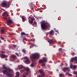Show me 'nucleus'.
I'll return each instance as SVG.
<instances>
[{"label":"nucleus","mask_w":77,"mask_h":77,"mask_svg":"<svg viewBox=\"0 0 77 77\" xmlns=\"http://www.w3.org/2000/svg\"><path fill=\"white\" fill-rule=\"evenodd\" d=\"M2 72L4 74H6L8 76V77H13V75L14 74V72L13 70L9 68L7 69L6 70H2Z\"/></svg>","instance_id":"nucleus-1"},{"label":"nucleus","mask_w":77,"mask_h":77,"mask_svg":"<svg viewBox=\"0 0 77 77\" xmlns=\"http://www.w3.org/2000/svg\"><path fill=\"white\" fill-rule=\"evenodd\" d=\"M39 57V54L38 53H35L30 55V58L32 61H33L34 59H38Z\"/></svg>","instance_id":"nucleus-2"},{"label":"nucleus","mask_w":77,"mask_h":77,"mask_svg":"<svg viewBox=\"0 0 77 77\" xmlns=\"http://www.w3.org/2000/svg\"><path fill=\"white\" fill-rule=\"evenodd\" d=\"M48 26H49V24L47 23H43L41 24V26L42 30L46 29Z\"/></svg>","instance_id":"nucleus-3"},{"label":"nucleus","mask_w":77,"mask_h":77,"mask_svg":"<svg viewBox=\"0 0 77 77\" xmlns=\"http://www.w3.org/2000/svg\"><path fill=\"white\" fill-rule=\"evenodd\" d=\"M2 7L3 8H5V7H7V8H9L11 5V4L9 3H7L6 2H3L1 3Z\"/></svg>","instance_id":"nucleus-4"},{"label":"nucleus","mask_w":77,"mask_h":77,"mask_svg":"<svg viewBox=\"0 0 77 77\" xmlns=\"http://www.w3.org/2000/svg\"><path fill=\"white\" fill-rule=\"evenodd\" d=\"M25 58L26 60L24 61V63L26 64H29L30 63V60H29L28 57H26Z\"/></svg>","instance_id":"nucleus-5"},{"label":"nucleus","mask_w":77,"mask_h":77,"mask_svg":"<svg viewBox=\"0 0 77 77\" xmlns=\"http://www.w3.org/2000/svg\"><path fill=\"white\" fill-rule=\"evenodd\" d=\"M2 15L4 17V18L5 19H7V17L8 16V14L7 12H5L3 13Z\"/></svg>","instance_id":"nucleus-6"},{"label":"nucleus","mask_w":77,"mask_h":77,"mask_svg":"<svg viewBox=\"0 0 77 77\" xmlns=\"http://www.w3.org/2000/svg\"><path fill=\"white\" fill-rule=\"evenodd\" d=\"M7 23L8 26H9L13 23V21L11 19H8L7 21Z\"/></svg>","instance_id":"nucleus-7"},{"label":"nucleus","mask_w":77,"mask_h":77,"mask_svg":"<svg viewBox=\"0 0 77 77\" xmlns=\"http://www.w3.org/2000/svg\"><path fill=\"white\" fill-rule=\"evenodd\" d=\"M77 61V57H74L72 58L70 60L71 62H75Z\"/></svg>","instance_id":"nucleus-8"},{"label":"nucleus","mask_w":77,"mask_h":77,"mask_svg":"<svg viewBox=\"0 0 77 77\" xmlns=\"http://www.w3.org/2000/svg\"><path fill=\"white\" fill-rule=\"evenodd\" d=\"M39 72L41 74H42V76H44V71L42 69H40L39 70Z\"/></svg>","instance_id":"nucleus-9"},{"label":"nucleus","mask_w":77,"mask_h":77,"mask_svg":"<svg viewBox=\"0 0 77 77\" xmlns=\"http://www.w3.org/2000/svg\"><path fill=\"white\" fill-rule=\"evenodd\" d=\"M63 70L64 71V72H65L66 71H69V67H65L63 68Z\"/></svg>","instance_id":"nucleus-10"},{"label":"nucleus","mask_w":77,"mask_h":77,"mask_svg":"<svg viewBox=\"0 0 77 77\" xmlns=\"http://www.w3.org/2000/svg\"><path fill=\"white\" fill-rule=\"evenodd\" d=\"M8 56L6 55H4L3 54H1V58L2 59H3L4 58H6V57H7Z\"/></svg>","instance_id":"nucleus-11"},{"label":"nucleus","mask_w":77,"mask_h":77,"mask_svg":"<svg viewBox=\"0 0 77 77\" xmlns=\"http://www.w3.org/2000/svg\"><path fill=\"white\" fill-rule=\"evenodd\" d=\"M28 74L29 73L27 72H25V74H23V77H27V75H28Z\"/></svg>","instance_id":"nucleus-12"},{"label":"nucleus","mask_w":77,"mask_h":77,"mask_svg":"<svg viewBox=\"0 0 77 77\" xmlns=\"http://www.w3.org/2000/svg\"><path fill=\"white\" fill-rule=\"evenodd\" d=\"M24 69L25 71H26L28 72H29L30 71V69L28 67H26L24 68Z\"/></svg>","instance_id":"nucleus-13"},{"label":"nucleus","mask_w":77,"mask_h":77,"mask_svg":"<svg viewBox=\"0 0 77 77\" xmlns=\"http://www.w3.org/2000/svg\"><path fill=\"white\" fill-rule=\"evenodd\" d=\"M5 27H3L2 29L1 30V32L2 33H3L5 31Z\"/></svg>","instance_id":"nucleus-14"},{"label":"nucleus","mask_w":77,"mask_h":77,"mask_svg":"<svg viewBox=\"0 0 77 77\" xmlns=\"http://www.w3.org/2000/svg\"><path fill=\"white\" fill-rule=\"evenodd\" d=\"M19 69H24V67L23 66H20L19 67Z\"/></svg>","instance_id":"nucleus-15"},{"label":"nucleus","mask_w":77,"mask_h":77,"mask_svg":"<svg viewBox=\"0 0 77 77\" xmlns=\"http://www.w3.org/2000/svg\"><path fill=\"white\" fill-rule=\"evenodd\" d=\"M21 35H26V36H28L29 35L28 34H26L24 32H22L21 33Z\"/></svg>","instance_id":"nucleus-16"},{"label":"nucleus","mask_w":77,"mask_h":77,"mask_svg":"<svg viewBox=\"0 0 77 77\" xmlns=\"http://www.w3.org/2000/svg\"><path fill=\"white\" fill-rule=\"evenodd\" d=\"M12 58L13 59H17V57L15 55H13L12 56Z\"/></svg>","instance_id":"nucleus-17"},{"label":"nucleus","mask_w":77,"mask_h":77,"mask_svg":"<svg viewBox=\"0 0 77 77\" xmlns=\"http://www.w3.org/2000/svg\"><path fill=\"white\" fill-rule=\"evenodd\" d=\"M48 43H49V44H51L52 42H53V41L51 39H50L48 41Z\"/></svg>","instance_id":"nucleus-18"},{"label":"nucleus","mask_w":77,"mask_h":77,"mask_svg":"<svg viewBox=\"0 0 77 77\" xmlns=\"http://www.w3.org/2000/svg\"><path fill=\"white\" fill-rule=\"evenodd\" d=\"M43 62H47V58H44L43 59Z\"/></svg>","instance_id":"nucleus-19"},{"label":"nucleus","mask_w":77,"mask_h":77,"mask_svg":"<svg viewBox=\"0 0 77 77\" xmlns=\"http://www.w3.org/2000/svg\"><path fill=\"white\" fill-rule=\"evenodd\" d=\"M33 24L35 25V26H36L37 24V23L36 22V20H35L34 22H33Z\"/></svg>","instance_id":"nucleus-20"},{"label":"nucleus","mask_w":77,"mask_h":77,"mask_svg":"<svg viewBox=\"0 0 77 77\" xmlns=\"http://www.w3.org/2000/svg\"><path fill=\"white\" fill-rule=\"evenodd\" d=\"M59 76L60 77H63L64 76V74L63 73L60 74L59 75Z\"/></svg>","instance_id":"nucleus-21"},{"label":"nucleus","mask_w":77,"mask_h":77,"mask_svg":"<svg viewBox=\"0 0 77 77\" xmlns=\"http://www.w3.org/2000/svg\"><path fill=\"white\" fill-rule=\"evenodd\" d=\"M39 63H44V61L43 60H40L39 61Z\"/></svg>","instance_id":"nucleus-22"},{"label":"nucleus","mask_w":77,"mask_h":77,"mask_svg":"<svg viewBox=\"0 0 77 77\" xmlns=\"http://www.w3.org/2000/svg\"><path fill=\"white\" fill-rule=\"evenodd\" d=\"M22 20H23V22H24L23 21H26V18H25V17H22Z\"/></svg>","instance_id":"nucleus-23"},{"label":"nucleus","mask_w":77,"mask_h":77,"mask_svg":"<svg viewBox=\"0 0 77 77\" xmlns=\"http://www.w3.org/2000/svg\"><path fill=\"white\" fill-rule=\"evenodd\" d=\"M34 65H35V64L33 63H32L30 65V66H31V67H33Z\"/></svg>","instance_id":"nucleus-24"},{"label":"nucleus","mask_w":77,"mask_h":77,"mask_svg":"<svg viewBox=\"0 0 77 77\" xmlns=\"http://www.w3.org/2000/svg\"><path fill=\"white\" fill-rule=\"evenodd\" d=\"M16 75H17V76L18 77H20V75H19V72H17Z\"/></svg>","instance_id":"nucleus-25"},{"label":"nucleus","mask_w":77,"mask_h":77,"mask_svg":"<svg viewBox=\"0 0 77 77\" xmlns=\"http://www.w3.org/2000/svg\"><path fill=\"white\" fill-rule=\"evenodd\" d=\"M66 74L68 75L69 76H72V75L71 74L69 73H66Z\"/></svg>","instance_id":"nucleus-26"},{"label":"nucleus","mask_w":77,"mask_h":77,"mask_svg":"<svg viewBox=\"0 0 77 77\" xmlns=\"http://www.w3.org/2000/svg\"><path fill=\"white\" fill-rule=\"evenodd\" d=\"M22 51L23 53H25L26 52V50H25L24 49H23L22 50Z\"/></svg>","instance_id":"nucleus-27"},{"label":"nucleus","mask_w":77,"mask_h":77,"mask_svg":"<svg viewBox=\"0 0 77 77\" xmlns=\"http://www.w3.org/2000/svg\"><path fill=\"white\" fill-rule=\"evenodd\" d=\"M73 74H75H75H77V71L76 72L75 71H74L73 72Z\"/></svg>","instance_id":"nucleus-28"},{"label":"nucleus","mask_w":77,"mask_h":77,"mask_svg":"<svg viewBox=\"0 0 77 77\" xmlns=\"http://www.w3.org/2000/svg\"><path fill=\"white\" fill-rule=\"evenodd\" d=\"M3 68H4V69H8V68H6V66H5V65H3Z\"/></svg>","instance_id":"nucleus-29"},{"label":"nucleus","mask_w":77,"mask_h":77,"mask_svg":"<svg viewBox=\"0 0 77 77\" xmlns=\"http://www.w3.org/2000/svg\"><path fill=\"white\" fill-rule=\"evenodd\" d=\"M30 19L32 21H34V18L33 17H31Z\"/></svg>","instance_id":"nucleus-30"},{"label":"nucleus","mask_w":77,"mask_h":77,"mask_svg":"<svg viewBox=\"0 0 77 77\" xmlns=\"http://www.w3.org/2000/svg\"><path fill=\"white\" fill-rule=\"evenodd\" d=\"M53 33V30H52L50 32V35H51V34H52V33Z\"/></svg>","instance_id":"nucleus-31"},{"label":"nucleus","mask_w":77,"mask_h":77,"mask_svg":"<svg viewBox=\"0 0 77 77\" xmlns=\"http://www.w3.org/2000/svg\"><path fill=\"white\" fill-rule=\"evenodd\" d=\"M24 71H25V70H24V69L23 70L20 71V72L21 73H22V72H23Z\"/></svg>","instance_id":"nucleus-32"},{"label":"nucleus","mask_w":77,"mask_h":77,"mask_svg":"<svg viewBox=\"0 0 77 77\" xmlns=\"http://www.w3.org/2000/svg\"><path fill=\"white\" fill-rule=\"evenodd\" d=\"M73 69H75V68H77V66H73Z\"/></svg>","instance_id":"nucleus-33"},{"label":"nucleus","mask_w":77,"mask_h":77,"mask_svg":"<svg viewBox=\"0 0 77 77\" xmlns=\"http://www.w3.org/2000/svg\"><path fill=\"white\" fill-rule=\"evenodd\" d=\"M33 21H30V20H29V23H31V24H32V23H33Z\"/></svg>","instance_id":"nucleus-34"},{"label":"nucleus","mask_w":77,"mask_h":77,"mask_svg":"<svg viewBox=\"0 0 77 77\" xmlns=\"http://www.w3.org/2000/svg\"><path fill=\"white\" fill-rule=\"evenodd\" d=\"M59 51H61L62 50V48H60L59 49Z\"/></svg>","instance_id":"nucleus-35"},{"label":"nucleus","mask_w":77,"mask_h":77,"mask_svg":"<svg viewBox=\"0 0 77 77\" xmlns=\"http://www.w3.org/2000/svg\"><path fill=\"white\" fill-rule=\"evenodd\" d=\"M15 54H16L18 57H19V54H18V53H16Z\"/></svg>","instance_id":"nucleus-36"},{"label":"nucleus","mask_w":77,"mask_h":77,"mask_svg":"<svg viewBox=\"0 0 77 77\" xmlns=\"http://www.w3.org/2000/svg\"><path fill=\"white\" fill-rule=\"evenodd\" d=\"M45 63H42V66H45Z\"/></svg>","instance_id":"nucleus-37"},{"label":"nucleus","mask_w":77,"mask_h":77,"mask_svg":"<svg viewBox=\"0 0 77 77\" xmlns=\"http://www.w3.org/2000/svg\"><path fill=\"white\" fill-rule=\"evenodd\" d=\"M1 39L2 40H4L5 39V38H4L1 37Z\"/></svg>","instance_id":"nucleus-38"},{"label":"nucleus","mask_w":77,"mask_h":77,"mask_svg":"<svg viewBox=\"0 0 77 77\" xmlns=\"http://www.w3.org/2000/svg\"><path fill=\"white\" fill-rule=\"evenodd\" d=\"M13 46L14 47H17V46L15 45H13Z\"/></svg>","instance_id":"nucleus-39"},{"label":"nucleus","mask_w":77,"mask_h":77,"mask_svg":"<svg viewBox=\"0 0 77 77\" xmlns=\"http://www.w3.org/2000/svg\"><path fill=\"white\" fill-rule=\"evenodd\" d=\"M62 65H63V63H61V65H60V66H62Z\"/></svg>","instance_id":"nucleus-40"},{"label":"nucleus","mask_w":77,"mask_h":77,"mask_svg":"<svg viewBox=\"0 0 77 77\" xmlns=\"http://www.w3.org/2000/svg\"><path fill=\"white\" fill-rule=\"evenodd\" d=\"M1 53H5V51H1Z\"/></svg>","instance_id":"nucleus-41"},{"label":"nucleus","mask_w":77,"mask_h":77,"mask_svg":"<svg viewBox=\"0 0 77 77\" xmlns=\"http://www.w3.org/2000/svg\"><path fill=\"white\" fill-rule=\"evenodd\" d=\"M70 68H71V69H72V65L70 66Z\"/></svg>","instance_id":"nucleus-42"},{"label":"nucleus","mask_w":77,"mask_h":77,"mask_svg":"<svg viewBox=\"0 0 77 77\" xmlns=\"http://www.w3.org/2000/svg\"><path fill=\"white\" fill-rule=\"evenodd\" d=\"M32 44H33L32 45L33 46H36V45H35L34 44H33L32 43Z\"/></svg>","instance_id":"nucleus-43"},{"label":"nucleus","mask_w":77,"mask_h":77,"mask_svg":"<svg viewBox=\"0 0 77 77\" xmlns=\"http://www.w3.org/2000/svg\"><path fill=\"white\" fill-rule=\"evenodd\" d=\"M30 41H35V40H33L32 39H31L30 40Z\"/></svg>","instance_id":"nucleus-44"},{"label":"nucleus","mask_w":77,"mask_h":77,"mask_svg":"<svg viewBox=\"0 0 77 77\" xmlns=\"http://www.w3.org/2000/svg\"><path fill=\"white\" fill-rule=\"evenodd\" d=\"M42 77V76H41V75H39L38 76V77Z\"/></svg>","instance_id":"nucleus-45"},{"label":"nucleus","mask_w":77,"mask_h":77,"mask_svg":"<svg viewBox=\"0 0 77 77\" xmlns=\"http://www.w3.org/2000/svg\"><path fill=\"white\" fill-rule=\"evenodd\" d=\"M32 48V46H30L29 47L30 48Z\"/></svg>","instance_id":"nucleus-46"},{"label":"nucleus","mask_w":77,"mask_h":77,"mask_svg":"<svg viewBox=\"0 0 77 77\" xmlns=\"http://www.w3.org/2000/svg\"><path fill=\"white\" fill-rule=\"evenodd\" d=\"M58 70H59V69H57V71H58Z\"/></svg>","instance_id":"nucleus-47"},{"label":"nucleus","mask_w":77,"mask_h":77,"mask_svg":"<svg viewBox=\"0 0 77 77\" xmlns=\"http://www.w3.org/2000/svg\"><path fill=\"white\" fill-rule=\"evenodd\" d=\"M45 56H47V55H46V54H45Z\"/></svg>","instance_id":"nucleus-48"},{"label":"nucleus","mask_w":77,"mask_h":77,"mask_svg":"<svg viewBox=\"0 0 77 77\" xmlns=\"http://www.w3.org/2000/svg\"><path fill=\"white\" fill-rule=\"evenodd\" d=\"M56 35H57V34H56Z\"/></svg>","instance_id":"nucleus-49"}]
</instances>
